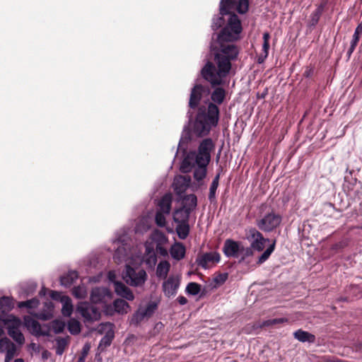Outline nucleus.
I'll return each instance as SVG.
<instances>
[{"mask_svg":"<svg viewBox=\"0 0 362 362\" xmlns=\"http://www.w3.org/2000/svg\"><path fill=\"white\" fill-rule=\"evenodd\" d=\"M242 26L238 16L233 13L230 16L228 23L220 33L212 36L210 50L214 55V63L208 61L201 70L202 78L212 87L223 85L224 78L229 74L232 67L231 62L237 59L238 47L232 43L238 38Z\"/></svg>","mask_w":362,"mask_h":362,"instance_id":"1","label":"nucleus"},{"mask_svg":"<svg viewBox=\"0 0 362 362\" xmlns=\"http://www.w3.org/2000/svg\"><path fill=\"white\" fill-rule=\"evenodd\" d=\"M226 92L221 87H216L211 94L210 102L206 109L202 106L198 109L192 131L198 137H203L209 134L211 129L216 127L219 119V109L217 105L223 103Z\"/></svg>","mask_w":362,"mask_h":362,"instance_id":"2","label":"nucleus"},{"mask_svg":"<svg viewBox=\"0 0 362 362\" xmlns=\"http://www.w3.org/2000/svg\"><path fill=\"white\" fill-rule=\"evenodd\" d=\"M214 148V144L211 138H206L199 144L197 152L195 151H189L184 158L181 163L180 170L183 173H189V160L204 162L209 163L211 160V152Z\"/></svg>","mask_w":362,"mask_h":362,"instance_id":"3","label":"nucleus"},{"mask_svg":"<svg viewBox=\"0 0 362 362\" xmlns=\"http://www.w3.org/2000/svg\"><path fill=\"white\" fill-rule=\"evenodd\" d=\"M122 279L131 286H141L144 284L147 279V274L142 269H134L126 265L122 272Z\"/></svg>","mask_w":362,"mask_h":362,"instance_id":"4","label":"nucleus"},{"mask_svg":"<svg viewBox=\"0 0 362 362\" xmlns=\"http://www.w3.org/2000/svg\"><path fill=\"white\" fill-rule=\"evenodd\" d=\"M282 221V217L274 211L264 214L261 218L256 221L257 228L265 233H270L278 228Z\"/></svg>","mask_w":362,"mask_h":362,"instance_id":"5","label":"nucleus"},{"mask_svg":"<svg viewBox=\"0 0 362 362\" xmlns=\"http://www.w3.org/2000/svg\"><path fill=\"white\" fill-rule=\"evenodd\" d=\"M245 238L250 242L252 248L257 252L263 251L266 243L270 241L269 238H265L255 228H250L245 230Z\"/></svg>","mask_w":362,"mask_h":362,"instance_id":"6","label":"nucleus"},{"mask_svg":"<svg viewBox=\"0 0 362 362\" xmlns=\"http://www.w3.org/2000/svg\"><path fill=\"white\" fill-rule=\"evenodd\" d=\"M76 311L82 316L85 322L97 321L100 317L99 309L88 302L78 303Z\"/></svg>","mask_w":362,"mask_h":362,"instance_id":"7","label":"nucleus"},{"mask_svg":"<svg viewBox=\"0 0 362 362\" xmlns=\"http://www.w3.org/2000/svg\"><path fill=\"white\" fill-rule=\"evenodd\" d=\"M5 323L10 322L8 325V334L18 344H23L25 341V337L20 330L21 321L20 319L14 317L13 315H8L4 320Z\"/></svg>","mask_w":362,"mask_h":362,"instance_id":"8","label":"nucleus"},{"mask_svg":"<svg viewBox=\"0 0 362 362\" xmlns=\"http://www.w3.org/2000/svg\"><path fill=\"white\" fill-rule=\"evenodd\" d=\"M234 0H221L219 14L217 17H214L212 21L211 28L214 30H216L221 28L225 24L224 16L232 14L230 13L234 5Z\"/></svg>","mask_w":362,"mask_h":362,"instance_id":"9","label":"nucleus"},{"mask_svg":"<svg viewBox=\"0 0 362 362\" xmlns=\"http://www.w3.org/2000/svg\"><path fill=\"white\" fill-rule=\"evenodd\" d=\"M209 88L207 86L202 84L195 85L191 90L189 106L192 109H195L198 107L200 100L204 95L209 94Z\"/></svg>","mask_w":362,"mask_h":362,"instance_id":"10","label":"nucleus"},{"mask_svg":"<svg viewBox=\"0 0 362 362\" xmlns=\"http://www.w3.org/2000/svg\"><path fill=\"white\" fill-rule=\"evenodd\" d=\"M112 293L105 287H95L90 293L92 303H107L112 300Z\"/></svg>","mask_w":362,"mask_h":362,"instance_id":"11","label":"nucleus"},{"mask_svg":"<svg viewBox=\"0 0 362 362\" xmlns=\"http://www.w3.org/2000/svg\"><path fill=\"white\" fill-rule=\"evenodd\" d=\"M242 242L233 239H226L223 246V252L226 257L238 258L240 257Z\"/></svg>","mask_w":362,"mask_h":362,"instance_id":"12","label":"nucleus"},{"mask_svg":"<svg viewBox=\"0 0 362 362\" xmlns=\"http://www.w3.org/2000/svg\"><path fill=\"white\" fill-rule=\"evenodd\" d=\"M180 281L178 277L169 276L168 279L163 283V291L165 296L170 298L175 296L180 286Z\"/></svg>","mask_w":362,"mask_h":362,"instance_id":"13","label":"nucleus"},{"mask_svg":"<svg viewBox=\"0 0 362 362\" xmlns=\"http://www.w3.org/2000/svg\"><path fill=\"white\" fill-rule=\"evenodd\" d=\"M220 259V254L217 252H212L203 254L197 259L196 262L199 266L204 269H207L209 267V264L218 263Z\"/></svg>","mask_w":362,"mask_h":362,"instance_id":"14","label":"nucleus"},{"mask_svg":"<svg viewBox=\"0 0 362 362\" xmlns=\"http://www.w3.org/2000/svg\"><path fill=\"white\" fill-rule=\"evenodd\" d=\"M189 172L192 170L193 168H194V177L197 181L202 180L206 175V166L209 163H206L204 162H199L198 160H189Z\"/></svg>","mask_w":362,"mask_h":362,"instance_id":"15","label":"nucleus"},{"mask_svg":"<svg viewBox=\"0 0 362 362\" xmlns=\"http://www.w3.org/2000/svg\"><path fill=\"white\" fill-rule=\"evenodd\" d=\"M191 182V177L189 175H178L174 178L173 188L177 194H181L186 191Z\"/></svg>","mask_w":362,"mask_h":362,"instance_id":"16","label":"nucleus"},{"mask_svg":"<svg viewBox=\"0 0 362 362\" xmlns=\"http://www.w3.org/2000/svg\"><path fill=\"white\" fill-rule=\"evenodd\" d=\"M327 4L326 0L322 1L320 4L317 6V8L310 16V19L308 23V25L310 28L315 27L319 22L320 18Z\"/></svg>","mask_w":362,"mask_h":362,"instance_id":"17","label":"nucleus"},{"mask_svg":"<svg viewBox=\"0 0 362 362\" xmlns=\"http://www.w3.org/2000/svg\"><path fill=\"white\" fill-rule=\"evenodd\" d=\"M114 289L117 295L128 300H133L134 298L132 291L121 281H114Z\"/></svg>","mask_w":362,"mask_h":362,"instance_id":"18","label":"nucleus"},{"mask_svg":"<svg viewBox=\"0 0 362 362\" xmlns=\"http://www.w3.org/2000/svg\"><path fill=\"white\" fill-rule=\"evenodd\" d=\"M13 300L8 296L0 298V320H6L4 317L13 308Z\"/></svg>","mask_w":362,"mask_h":362,"instance_id":"19","label":"nucleus"},{"mask_svg":"<svg viewBox=\"0 0 362 362\" xmlns=\"http://www.w3.org/2000/svg\"><path fill=\"white\" fill-rule=\"evenodd\" d=\"M192 140L191 130L188 125H185L183 128L182 135L178 144V150H182L186 152L187 144Z\"/></svg>","mask_w":362,"mask_h":362,"instance_id":"20","label":"nucleus"},{"mask_svg":"<svg viewBox=\"0 0 362 362\" xmlns=\"http://www.w3.org/2000/svg\"><path fill=\"white\" fill-rule=\"evenodd\" d=\"M129 257V247L127 248L126 245L122 244L117 247L115 252L113 258L117 263L125 262Z\"/></svg>","mask_w":362,"mask_h":362,"instance_id":"21","label":"nucleus"},{"mask_svg":"<svg viewBox=\"0 0 362 362\" xmlns=\"http://www.w3.org/2000/svg\"><path fill=\"white\" fill-rule=\"evenodd\" d=\"M191 212L185 209V208H179L173 213V221L176 223H189V218Z\"/></svg>","mask_w":362,"mask_h":362,"instance_id":"22","label":"nucleus"},{"mask_svg":"<svg viewBox=\"0 0 362 362\" xmlns=\"http://www.w3.org/2000/svg\"><path fill=\"white\" fill-rule=\"evenodd\" d=\"M172 197L170 194H165L158 202V211L169 214L171 209Z\"/></svg>","mask_w":362,"mask_h":362,"instance_id":"23","label":"nucleus"},{"mask_svg":"<svg viewBox=\"0 0 362 362\" xmlns=\"http://www.w3.org/2000/svg\"><path fill=\"white\" fill-rule=\"evenodd\" d=\"M293 336L295 339L300 342L314 343L315 341V337L314 334L300 329L296 330L293 333Z\"/></svg>","mask_w":362,"mask_h":362,"instance_id":"24","label":"nucleus"},{"mask_svg":"<svg viewBox=\"0 0 362 362\" xmlns=\"http://www.w3.org/2000/svg\"><path fill=\"white\" fill-rule=\"evenodd\" d=\"M197 205V198L195 194H190L186 195L182 200V208H185L187 211L192 213Z\"/></svg>","mask_w":362,"mask_h":362,"instance_id":"25","label":"nucleus"},{"mask_svg":"<svg viewBox=\"0 0 362 362\" xmlns=\"http://www.w3.org/2000/svg\"><path fill=\"white\" fill-rule=\"evenodd\" d=\"M24 321L25 327L30 330L32 334L37 336V334L40 333L41 325L37 320L30 317H25Z\"/></svg>","mask_w":362,"mask_h":362,"instance_id":"26","label":"nucleus"},{"mask_svg":"<svg viewBox=\"0 0 362 362\" xmlns=\"http://www.w3.org/2000/svg\"><path fill=\"white\" fill-rule=\"evenodd\" d=\"M171 257L177 261L184 258L185 255V247L182 243H176L170 248Z\"/></svg>","mask_w":362,"mask_h":362,"instance_id":"27","label":"nucleus"},{"mask_svg":"<svg viewBox=\"0 0 362 362\" xmlns=\"http://www.w3.org/2000/svg\"><path fill=\"white\" fill-rule=\"evenodd\" d=\"M61 302L62 303V315L64 317L71 316L73 312V305L71 298L68 296H62Z\"/></svg>","mask_w":362,"mask_h":362,"instance_id":"28","label":"nucleus"},{"mask_svg":"<svg viewBox=\"0 0 362 362\" xmlns=\"http://www.w3.org/2000/svg\"><path fill=\"white\" fill-rule=\"evenodd\" d=\"M78 275L76 271H70L66 275L60 278L61 284L69 287L78 279Z\"/></svg>","mask_w":362,"mask_h":362,"instance_id":"29","label":"nucleus"},{"mask_svg":"<svg viewBox=\"0 0 362 362\" xmlns=\"http://www.w3.org/2000/svg\"><path fill=\"white\" fill-rule=\"evenodd\" d=\"M175 230L178 238L181 240H185L189 233V223H177Z\"/></svg>","mask_w":362,"mask_h":362,"instance_id":"30","label":"nucleus"},{"mask_svg":"<svg viewBox=\"0 0 362 362\" xmlns=\"http://www.w3.org/2000/svg\"><path fill=\"white\" fill-rule=\"evenodd\" d=\"M114 338V332L108 331L105 335L100 339L98 350L103 351L107 346H110L112 341Z\"/></svg>","mask_w":362,"mask_h":362,"instance_id":"31","label":"nucleus"},{"mask_svg":"<svg viewBox=\"0 0 362 362\" xmlns=\"http://www.w3.org/2000/svg\"><path fill=\"white\" fill-rule=\"evenodd\" d=\"M221 173H218L212 180L209 188V199L211 202H214L216 200V192L218 187L219 179Z\"/></svg>","mask_w":362,"mask_h":362,"instance_id":"32","label":"nucleus"},{"mask_svg":"<svg viewBox=\"0 0 362 362\" xmlns=\"http://www.w3.org/2000/svg\"><path fill=\"white\" fill-rule=\"evenodd\" d=\"M113 306L115 312L120 314L127 313L128 310L129 309L128 303L123 299L115 300L113 302Z\"/></svg>","mask_w":362,"mask_h":362,"instance_id":"33","label":"nucleus"},{"mask_svg":"<svg viewBox=\"0 0 362 362\" xmlns=\"http://www.w3.org/2000/svg\"><path fill=\"white\" fill-rule=\"evenodd\" d=\"M68 338L64 337H57L55 339L56 341V354L58 356H62L66 348L68 346L69 341Z\"/></svg>","mask_w":362,"mask_h":362,"instance_id":"34","label":"nucleus"},{"mask_svg":"<svg viewBox=\"0 0 362 362\" xmlns=\"http://www.w3.org/2000/svg\"><path fill=\"white\" fill-rule=\"evenodd\" d=\"M276 246V240H273L272 243L263 252V253L259 257L257 263L258 264H262L264 262H266L272 253L274 252Z\"/></svg>","mask_w":362,"mask_h":362,"instance_id":"35","label":"nucleus"},{"mask_svg":"<svg viewBox=\"0 0 362 362\" xmlns=\"http://www.w3.org/2000/svg\"><path fill=\"white\" fill-rule=\"evenodd\" d=\"M47 307V310H43L37 314H36V317L42 320H49L53 317V308L54 306L52 303H49L45 305Z\"/></svg>","mask_w":362,"mask_h":362,"instance_id":"36","label":"nucleus"},{"mask_svg":"<svg viewBox=\"0 0 362 362\" xmlns=\"http://www.w3.org/2000/svg\"><path fill=\"white\" fill-rule=\"evenodd\" d=\"M170 269V264L167 261H161L156 268V274L159 277H166Z\"/></svg>","mask_w":362,"mask_h":362,"instance_id":"37","label":"nucleus"},{"mask_svg":"<svg viewBox=\"0 0 362 362\" xmlns=\"http://www.w3.org/2000/svg\"><path fill=\"white\" fill-rule=\"evenodd\" d=\"M286 322H288V319L286 317L269 319V320L262 321L259 326L260 327H273L276 325L283 324Z\"/></svg>","mask_w":362,"mask_h":362,"instance_id":"38","label":"nucleus"},{"mask_svg":"<svg viewBox=\"0 0 362 362\" xmlns=\"http://www.w3.org/2000/svg\"><path fill=\"white\" fill-rule=\"evenodd\" d=\"M158 308L157 303L154 301H150L148 303L146 307L140 308L142 312L146 317H150L153 315Z\"/></svg>","mask_w":362,"mask_h":362,"instance_id":"39","label":"nucleus"},{"mask_svg":"<svg viewBox=\"0 0 362 362\" xmlns=\"http://www.w3.org/2000/svg\"><path fill=\"white\" fill-rule=\"evenodd\" d=\"M39 303V300L36 298H33L25 301L19 302L18 304V307L20 308H27L31 309L37 308Z\"/></svg>","mask_w":362,"mask_h":362,"instance_id":"40","label":"nucleus"},{"mask_svg":"<svg viewBox=\"0 0 362 362\" xmlns=\"http://www.w3.org/2000/svg\"><path fill=\"white\" fill-rule=\"evenodd\" d=\"M254 250L250 245L249 247H244L242 243V246L240 252V262H243L246 258L252 257L253 255Z\"/></svg>","mask_w":362,"mask_h":362,"instance_id":"41","label":"nucleus"},{"mask_svg":"<svg viewBox=\"0 0 362 362\" xmlns=\"http://www.w3.org/2000/svg\"><path fill=\"white\" fill-rule=\"evenodd\" d=\"M68 330L71 334H78L81 332V326L78 321L71 319L68 322Z\"/></svg>","mask_w":362,"mask_h":362,"instance_id":"42","label":"nucleus"},{"mask_svg":"<svg viewBox=\"0 0 362 362\" xmlns=\"http://www.w3.org/2000/svg\"><path fill=\"white\" fill-rule=\"evenodd\" d=\"M185 291L189 295L196 296L200 292L201 286L197 283L190 282L187 285Z\"/></svg>","mask_w":362,"mask_h":362,"instance_id":"43","label":"nucleus"},{"mask_svg":"<svg viewBox=\"0 0 362 362\" xmlns=\"http://www.w3.org/2000/svg\"><path fill=\"white\" fill-rule=\"evenodd\" d=\"M51 327L55 334H59L63 332L65 324L61 320H55L52 322Z\"/></svg>","mask_w":362,"mask_h":362,"instance_id":"44","label":"nucleus"},{"mask_svg":"<svg viewBox=\"0 0 362 362\" xmlns=\"http://www.w3.org/2000/svg\"><path fill=\"white\" fill-rule=\"evenodd\" d=\"M145 317V315L142 312V310L139 308L138 310L133 315L131 320V323L134 325H139Z\"/></svg>","mask_w":362,"mask_h":362,"instance_id":"45","label":"nucleus"},{"mask_svg":"<svg viewBox=\"0 0 362 362\" xmlns=\"http://www.w3.org/2000/svg\"><path fill=\"white\" fill-rule=\"evenodd\" d=\"M236 8L239 13H246L249 8V0H239Z\"/></svg>","mask_w":362,"mask_h":362,"instance_id":"46","label":"nucleus"},{"mask_svg":"<svg viewBox=\"0 0 362 362\" xmlns=\"http://www.w3.org/2000/svg\"><path fill=\"white\" fill-rule=\"evenodd\" d=\"M14 344L8 338L4 337L0 339V353H6Z\"/></svg>","mask_w":362,"mask_h":362,"instance_id":"47","label":"nucleus"},{"mask_svg":"<svg viewBox=\"0 0 362 362\" xmlns=\"http://www.w3.org/2000/svg\"><path fill=\"white\" fill-rule=\"evenodd\" d=\"M362 34V23H359L355 29L354 33L351 41V44L357 46L360 36Z\"/></svg>","mask_w":362,"mask_h":362,"instance_id":"48","label":"nucleus"},{"mask_svg":"<svg viewBox=\"0 0 362 362\" xmlns=\"http://www.w3.org/2000/svg\"><path fill=\"white\" fill-rule=\"evenodd\" d=\"M72 294L78 299H83L86 296V289L83 287L76 286L72 290Z\"/></svg>","mask_w":362,"mask_h":362,"instance_id":"49","label":"nucleus"},{"mask_svg":"<svg viewBox=\"0 0 362 362\" xmlns=\"http://www.w3.org/2000/svg\"><path fill=\"white\" fill-rule=\"evenodd\" d=\"M165 213H163L162 211H157L155 216L156 223L160 226L163 227L165 226L166 221L165 217Z\"/></svg>","mask_w":362,"mask_h":362,"instance_id":"50","label":"nucleus"},{"mask_svg":"<svg viewBox=\"0 0 362 362\" xmlns=\"http://www.w3.org/2000/svg\"><path fill=\"white\" fill-rule=\"evenodd\" d=\"M90 345L89 343H86L81 350V355L79 358H78L77 362H85L86 358L90 351Z\"/></svg>","mask_w":362,"mask_h":362,"instance_id":"51","label":"nucleus"},{"mask_svg":"<svg viewBox=\"0 0 362 362\" xmlns=\"http://www.w3.org/2000/svg\"><path fill=\"white\" fill-rule=\"evenodd\" d=\"M152 239L160 245L168 241L165 234L159 231H156L153 233Z\"/></svg>","mask_w":362,"mask_h":362,"instance_id":"52","label":"nucleus"},{"mask_svg":"<svg viewBox=\"0 0 362 362\" xmlns=\"http://www.w3.org/2000/svg\"><path fill=\"white\" fill-rule=\"evenodd\" d=\"M16 353V346L15 344H12V346L6 351V356L4 362H10L13 358L14 357Z\"/></svg>","mask_w":362,"mask_h":362,"instance_id":"53","label":"nucleus"},{"mask_svg":"<svg viewBox=\"0 0 362 362\" xmlns=\"http://www.w3.org/2000/svg\"><path fill=\"white\" fill-rule=\"evenodd\" d=\"M228 273L219 274L214 278V281L218 284H223L228 279Z\"/></svg>","mask_w":362,"mask_h":362,"instance_id":"54","label":"nucleus"},{"mask_svg":"<svg viewBox=\"0 0 362 362\" xmlns=\"http://www.w3.org/2000/svg\"><path fill=\"white\" fill-rule=\"evenodd\" d=\"M156 251L160 254L161 255L165 256L168 252L165 248H164L161 245L157 244L156 245Z\"/></svg>","mask_w":362,"mask_h":362,"instance_id":"55","label":"nucleus"},{"mask_svg":"<svg viewBox=\"0 0 362 362\" xmlns=\"http://www.w3.org/2000/svg\"><path fill=\"white\" fill-rule=\"evenodd\" d=\"M50 297L53 300H58L59 298L62 299L60 293H59L58 291H52L51 292Z\"/></svg>","mask_w":362,"mask_h":362,"instance_id":"56","label":"nucleus"},{"mask_svg":"<svg viewBox=\"0 0 362 362\" xmlns=\"http://www.w3.org/2000/svg\"><path fill=\"white\" fill-rule=\"evenodd\" d=\"M269 42H263L262 53H264L266 55H268L269 54Z\"/></svg>","mask_w":362,"mask_h":362,"instance_id":"57","label":"nucleus"},{"mask_svg":"<svg viewBox=\"0 0 362 362\" xmlns=\"http://www.w3.org/2000/svg\"><path fill=\"white\" fill-rule=\"evenodd\" d=\"M177 300L179 303V304L182 305H184L187 304V299L185 296H178L177 298Z\"/></svg>","mask_w":362,"mask_h":362,"instance_id":"58","label":"nucleus"},{"mask_svg":"<svg viewBox=\"0 0 362 362\" xmlns=\"http://www.w3.org/2000/svg\"><path fill=\"white\" fill-rule=\"evenodd\" d=\"M324 362H348V361L333 357V358H325Z\"/></svg>","mask_w":362,"mask_h":362,"instance_id":"59","label":"nucleus"},{"mask_svg":"<svg viewBox=\"0 0 362 362\" xmlns=\"http://www.w3.org/2000/svg\"><path fill=\"white\" fill-rule=\"evenodd\" d=\"M268 55H266L264 53H262L257 58V63L262 64L264 62V60L267 58Z\"/></svg>","mask_w":362,"mask_h":362,"instance_id":"60","label":"nucleus"},{"mask_svg":"<svg viewBox=\"0 0 362 362\" xmlns=\"http://www.w3.org/2000/svg\"><path fill=\"white\" fill-rule=\"evenodd\" d=\"M356 45H354L352 44L350 45V47L347 51V56H348V58L349 59L351 55L352 54V53L354 52V51L356 49Z\"/></svg>","mask_w":362,"mask_h":362,"instance_id":"61","label":"nucleus"},{"mask_svg":"<svg viewBox=\"0 0 362 362\" xmlns=\"http://www.w3.org/2000/svg\"><path fill=\"white\" fill-rule=\"evenodd\" d=\"M116 276L114 272H108V279L109 280L114 284V281H117L115 280Z\"/></svg>","mask_w":362,"mask_h":362,"instance_id":"62","label":"nucleus"},{"mask_svg":"<svg viewBox=\"0 0 362 362\" xmlns=\"http://www.w3.org/2000/svg\"><path fill=\"white\" fill-rule=\"evenodd\" d=\"M263 42H269L270 39V35L269 33L266 32L263 34Z\"/></svg>","mask_w":362,"mask_h":362,"instance_id":"63","label":"nucleus"},{"mask_svg":"<svg viewBox=\"0 0 362 362\" xmlns=\"http://www.w3.org/2000/svg\"><path fill=\"white\" fill-rule=\"evenodd\" d=\"M38 336H47V337H48V336H49V331H48V330H47V331H44V330H42V329H40V333H39V334H37V337H38Z\"/></svg>","mask_w":362,"mask_h":362,"instance_id":"64","label":"nucleus"}]
</instances>
